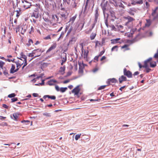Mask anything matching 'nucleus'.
<instances>
[{
    "instance_id": "nucleus-1",
    "label": "nucleus",
    "mask_w": 158,
    "mask_h": 158,
    "mask_svg": "<svg viewBox=\"0 0 158 158\" xmlns=\"http://www.w3.org/2000/svg\"><path fill=\"white\" fill-rule=\"evenodd\" d=\"M108 3V1H106L105 3H104L103 5V3L102 2L101 4V6L102 7L103 10V12L104 16V19L105 23L106 25L108 28L109 27V24H108V18L109 17V14L106 13L105 11L107 10V9H106V6L107 5V3Z\"/></svg>"
},
{
    "instance_id": "nucleus-2",
    "label": "nucleus",
    "mask_w": 158,
    "mask_h": 158,
    "mask_svg": "<svg viewBox=\"0 0 158 158\" xmlns=\"http://www.w3.org/2000/svg\"><path fill=\"white\" fill-rule=\"evenodd\" d=\"M123 75L126 76L127 77L130 78L132 77V72L130 71L127 70L125 68L123 69Z\"/></svg>"
},
{
    "instance_id": "nucleus-3",
    "label": "nucleus",
    "mask_w": 158,
    "mask_h": 158,
    "mask_svg": "<svg viewBox=\"0 0 158 158\" xmlns=\"http://www.w3.org/2000/svg\"><path fill=\"white\" fill-rule=\"evenodd\" d=\"M80 85H77L76 87L74 88L72 90V92L74 94V95H76L77 98L79 97V93L81 90V89L79 88Z\"/></svg>"
},
{
    "instance_id": "nucleus-4",
    "label": "nucleus",
    "mask_w": 158,
    "mask_h": 158,
    "mask_svg": "<svg viewBox=\"0 0 158 158\" xmlns=\"http://www.w3.org/2000/svg\"><path fill=\"white\" fill-rule=\"evenodd\" d=\"M118 86H120V87L119 89V91H118V93H119V94H122L124 93V90H125L126 88L127 87H128V85H127L121 86L120 84H119Z\"/></svg>"
},
{
    "instance_id": "nucleus-5",
    "label": "nucleus",
    "mask_w": 158,
    "mask_h": 158,
    "mask_svg": "<svg viewBox=\"0 0 158 158\" xmlns=\"http://www.w3.org/2000/svg\"><path fill=\"white\" fill-rule=\"evenodd\" d=\"M127 81V77L123 75L120 76L118 78V84H121L123 83V82L126 81Z\"/></svg>"
},
{
    "instance_id": "nucleus-6",
    "label": "nucleus",
    "mask_w": 158,
    "mask_h": 158,
    "mask_svg": "<svg viewBox=\"0 0 158 158\" xmlns=\"http://www.w3.org/2000/svg\"><path fill=\"white\" fill-rule=\"evenodd\" d=\"M15 66L13 64H12L11 67L10 69V73L11 74H13L14 73L17 72L19 70V68H16L15 69Z\"/></svg>"
},
{
    "instance_id": "nucleus-7",
    "label": "nucleus",
    "mask_w": 158,
    "mask_h": 158,
    "mask_svg": "<svg viewBox=\"0 0 158 158\" xmlns=\"http://www.w3.org/2000/svg\"><path fill=\"white\" fill-rule=\"evenodd\" d=\"M86 136V135H82L81 134H77L75 136V139L77 141L79 139L81 138V140H84V136Z\"/></svg>"
},
{
    "instance_id": "nucleus-8",
    "label": "nucleus",
    "mask_w": 158,
    "mask_h": 158,
    "mask_svg": "<svg viewBox=\"0 0 158 158\" xmlns=\"http://www.w3.org/2000/svg\"><path fill=\"white\" fill-rule=\"evenodd\" d=\"M78 64L79 65L78 73H83V69L84 68V66H82L81 63L79 62Z\"/></svg>"
},
{
    "instance_id": "nucleus-9",
    "label": "nucleus",
    "mask_w": 158,
    "mask_h": 158,
    "mask_svg": "<svg viewBox=\"0 0 158 158\" xmlns=\"http://www.w3.org/2000/svg\"><path fill=\"white\" fill-rule=\"evenodd\" d=\"M56 47V43H53L51 47L48 48V49L46 51V53H47L51 51L52 50L55 48Z\"/></svg>"
},
{
    "instance_id": "nucleus-10",
    "label": "nucleus",
    "mask_w": 158,
    "mask_h": 158,
    "mask_svg": "<svg viewBox=\"0 0 158 158\" xmlns=\"http://www.w3.org/2000/svg\"><path fill=\"white\" fill-rule=\"evenodd\" d=\"M53 83H58L57 81L54 79H51L47 82L48 85L50 86L55 85V84Z\"/></svg>"
},
{
    "instance_id": "nucleus-11",
    "label": "nucleus",
    "mask_w": 158,
    "mask_h": 158,
    "mask_svg": "<svg viewBox=\"0 0 158 158\" xmlns=\"http://www.w3.org/2000/svg\"><path fill=\"white\" fill-rule=\"evenodd\" d=\"M20 55L21 56V58H22L24 59V60H23L24 63H23L24 64L26 63V64H27V57L24 54L23 52H22L20 53Z\"/></svg>"
},
{
    "instance_id": "nucleus-12",
    "label": "nucleus",
    "mask_w": 158,
    "mask_h": 158,
    "mask_svg": "<svg viewBox=\"0 0 158 158\" xmlns=\"http://www.w3.org/2000/svg\"><path fill=\"white\" fill-rule=\"evenodd\" d=\"M110 83H118V81L115 78H109V85Z\"/></svg>"
},
{
    "instance_id": "nucleus-13",
    "label": "nucleus",
    "mask_w": 158,
    "mask_h": 158,
    "mask_svg": "<svg viewBox=\"0 0 158 158\" xmlns=\"http://www.w3.org/2000/svg\"><path fill=\"white\" fill-rule=\"evenodd\" d=\"M65 69V65L63 67H61L60 68V70H59V72L61 73V75H63L64 73V71Z\"/></svg>"
},
{
    "instance_id": "nucleus-14",
    "label": "nucleus",
    "mask_w": 158,
    "mask_h": 158,
    "mask_svg": "<svg viewBox=\"0 0 158 158\" xmlns=\"http://www.w3.org/2000/svg\"><path fill=\"white\" fill-rule=\"evenodd\" d=\"M95 19L94 20L95 22L97 21L98 17L99 16V14L98 13V9L97 8L95 10Z\"/></svg>"
},
{
    "instance_id": "nucleus-15",
    "label": "nucleus",
    "mask_w": 158,
    "mask_h": 158,
    "mask_svg": "<svg viewBox=\"0 0 158 158\" xmlns=\"http://www.w3.org/2000/svg\"><path fill=\"white\" fill-rule=\"evenodd\" d=\"M111 41V43L113 44H114L116 43H119L121 44L122 42H123V40H122L121 42L120 41H118L116 39H111L110 40Z\"/></svg>"
},
{
    "instance_id": "nucleus-16",
    "label": "nucleus",
    "mask_w": 158,
    "mask_h": 158,
    "mask_svg": "<svg viewBox=\"0 0 158 158\" xmlns=\"http://www.w3.org/2000/svg\"><path fill=\"white\" fill-rule=\"evenodd\" d=\"M39 12L34 11L31 14V16L34 17L36 19H38L39 17Z\"/></svg>"
},
{
    "instance_id": "nucleus-17",
    "label": "nucleus",
    "mask_w": 158,
    "mask_h": 158,
    "mask_svg": "<svg viewBox=\"0 0 158 158\" xmlns=\"http://www.w3.org/2000/svg\"><path fill=\"white\" fill-rule=\"evenodd\" d=\"M147 23L145 24V26L146 27H149L152 24V21L150 19H146Z\"/></svg>"
},
{
    "instance_id": "nucleus-18",
    "label": "nucleus",
    "mask_w": 158,
    "mask_h": 158,
    "mask_svg": "<svg viewBox=\"0 0 158 158\" xmlns=\"http://www.w3.org/2000/svg\"><path fill=\"white\" fill-rule=\"evenodd\" d=\"M39 49H37L34 50H33L31 53H30L29 54V55H28V56L29 57H34V55L33 54H35L36 52V51L37 50H39Z\"/></svg>"
},
{
    "instance_id": "nucleus-19",
    "label": "nucleus",
    "mask_w": 158,
    "mask_h": 158,
    "mask_svg": "<svg viewBox=\"0 0 158 158\" xmlns=\"http://www.w3.org/2000/svg\"><path fill=\"white\" fill-rule=\"evenodd\" d=\"M106 83L107 84V85H103L100 86L98 89V90H102L104 89L105 87L108 85H109V79H108L106 81Z\"/></svg>"
},
{
    "instance_id": "nucleus-20",
    "label": "nucleus",
    "mask_w": 158,
    "mask_h": 158,
    "mask_svg": "<svg viewBox=\"0 0 158 158\" xmlns=\"http://www.w3.org/2000/svg\"><path fill=\"white\" fill-rule=\"evenodd\" d=\"M150 67L151 68H154L156 66V62L155 61H153V63L151 62H149Z\"/></svg>"
},
{
    "instance_id": "nucleus-21",
    "label": "nucleus",
    "mask_w": 158,
    "mask_h": 158,
    "mask_svg": "<svg viewBox=\"0 0 158 158\" xmlns=\"http://www.w3.org/2000/svg\"><path fill=\"white\" fill-rule=\"evenodd\" d=\"M77 14H76L74 16H73L72 18H71L69 19V22L72 21L71 23L72 24H73L75 20L77 17Z\"/></svg>"
},
{
    "instance_id": "nucleus-22",
    "label": "nucleus",
    "mask_w": 158,
    "mask_h": 158,
    "mask_svg": "<svg viewBox=\"0 0 158 158\" xmlns=\"http://www.w3.org/2000/svg\"><path fill=\"white\" fill-rule=\"evenodd\" d=\"M140 33H139L136 36L132 39V41L133 42V43L137 41L138 40H137V38L140 36Z\"/></svg>"
},
{
    "instance_id": "nucleus-23",
    "label": "nucleus",
    "mask_w": 158,
    "mask_h": 158,
    "mask_svg": "<svg viewBox=\"0 0 158 158\" xmlns=\"http://www.w3.org/2000/svg\"><path fill=\"white\" fill-rule=\"evenodd\" d=\"M130 46V44H125L123 46L121 47V49H124L125 48L126 50H129L130 48H128V47Z\"/></svg>"
},
{
    "instance_id": "nucleus-24",
    "label": "nucleus",
    "mask_w": 158,
    "mask_h": 158,
    "mask_svg": "<svg viewBox=\"0 0 158 158\" xmlns=\"http://www.w3.org/2000/svg\"><path fill=\"white\" fill-rule=\"evenodd\" d=\"M76 40V38L75 37H73L70 40L68 44V45L69 46L70 44H72L73 43H74Z\"/></svg>"
},
{
    "instance_id": "nucleus-25",
    "label": "nucleus",
    "mask_w": 158,
    "mask_h": 158,
    "mask_svg": "<svg viewBox=\"0 0 158 158\" xmlns=\"http://www.w3.org/2000/svg\"><path fill=\"white\" fill-rule=\"evenodd\" d=\"M84 58H86L87 57H88L89 51L88 50H84Z\"/></svg>"
},
{
    "instance_id": "nucleus-26",
    "label": "nucleus",
    "mask_w": 158,
    "mask_h": 158,
    "mask_svg": "<svg viewBox=\"0 0 158 158\" xmlns=\"http://www.w3.org/2000/svg\"><path fill=\"white\" fill-rule=\"evenodd\" d=\"M19 115V114L17 113H14L13 114V115L15 120L17 121V120Z\"/></svg>"
},
{
    "instance_id": "nucleus-27",
    "label": "nucleus",
    "mask_w": 158,
    "mask_h": 158,
    "mask_svg": "<svg viewBox=\"0 0 158 158\" xmlns=\"http://www.w3.org/2000/svg\"><path fill=\"white\" fill-rule=\"evenodd\" d=\"M67 89L68 88L67 87H61L60 88V91L61 93H63L65 92Z\"/></svg>"
},
{
    "instance_id": "nucleus-28",
    "label": "nucleus",
    "mask_w": 158,
    "mask_h": 158,
    "mask_svg": "<svg viewBox=\"0 0 158 158\" xmlns=\"http://www.w3.org/2000/svg\"><path fill=\"white\" fill-rule=\"evenodd\" d=\"M134 33V31H133V29H131L130 33L128 35H127L128 37H132L133 36V35Z\"/></svg>"
},
{
    "instance_id": "nucleus-29",
    "label": "nucleus",
    "mask_w": 158,
    "mask_h": 158,
    "mask_svg": "<svg viewBox=\"0 0 158 158\" xmlns=\"http://www.w3.org/2000/svg\"><path fill=\"white\" fill-rule=\"evenodd\" d=\"M158 9V6L155 7L154 10H152V15L153 16H154L155 14L156 13V10Z\"/></svg>"
},
{
    "instance_id": "nucleus-30",
    "label": "nucleus",
    "mask_w": 158,
    "mask_h": 158,
    "mask_svg": "<svg viewBox=\"0 0 158 158\" xmlns=\"http://www.w3.org/2000/svg\"><path fill=\"white\" fill-rule=\"evenodd\" d=\"M19 61L18 60L17 62H15V63H16V65L17 68H19H19L23 64V63L22 64H20L18 63Z\"/></svg>"
},
{
    "instance_id": "nucleus-31",
    "label": "nucleus",
    "mask_w": 158,
    "mask_h": 158,
    "mask_svg": "<svg viewBox=\"0 0 158 158\" xmlns=\"http://www.w3.org/2000/svg\"><path fill=\"white\" fill-rule=\"evenodd\" d=\"M67 54L66 53H65V58L64 57L63 58V59H64V60H62L61 61V65H62L67 60Z\"/></svg>"
},
{
    "instance_id": "nucleus-32",
    "label": "nucleus",
    "mask_w": 158,
    "mask_h": 158,
    "mask_svg": "<svg viewBox=\"0 0 158 158\" xmlns=\"http://www.w3.org/2000/svg\"><path fill=\"white\" fill-rule=\"evenodd\" d=\"M118 45L114 46L111 48V51H113L115 50L116 51H117L118 50Z\"/></svg>"
},
{
    "instance_id": "nucleus-33",
    "label": "nucleus",
    "mask_w": 158,
    "mask_h": 158,
    "mask_svg": "<svg viewBox=\"0 0 158 158\" xmlns=\"http://www.w3.org/2000/svg\"><path fill=\"white\" fill-rule=\"evenodd\" d=\"M152 58L150 57L147 60H145L144 61V63H149V62H151V61L152 60Z\"/></svg>"
},
{
    "instance_id": "nucleus-34",
    "label": "nucleus",
    "mask_w": 158,
    "mask_h": 158,
    "mask_svg": "<svg viewBox=\"0 0 158 158\" xmlns=\"http://www.w3.org/2000/svg\"><path fill=\"white\" fill-rule=\"evenodd\" d=\"M96 34L95 33H92L90 36V38L91 40H92L94 39L95 36H96Z\"/></svg>"
},
{
    "instance_id": "nucleus-35",
    "label": "nucleus",
    "mask_w": 158,
    "mask_h": 158,
    "mask_svg": "<svg viewBox=\"0 0 158 158\" xmlns=\"http://www.w3.org/2000/svg\"><path fill=\"white\" fill-rule=\"evenodd\" d=\"M31 43L32 44L33 43V41L32 39H29L28 41V42L26 44L27 46L29 47L31 45Z\"/></svg>"
},
{
    "instance_id": "nucleus-36",
    "label": "nucleus",
    "mask_w": 158,
    "mask_h": 158,
    "mask_svg": "<svg viewBox=\"0 0 158 158\" xmlns=\"http://www.w3.org/2000/svg\"><path fill=\"white\" fill-rule=\"evenodd\" d=\"M152 70L150 68L145 69L143 70V72L146 73H148L152 71Z\"/></svg>"
},
{
    "instance_id": "nucleus-37",
    "label": "nucleus",
    "mask_w": 158,
    "mask_h": 158,
    "mask_svg": "<svg viewBox=\"0 0 158 158\" xmlns=\"http://www.w3.org/2000/svg\"><path fill=\"white\" fill-rule=\"evenodd\" d=\"M16 95V94L15 93H11L9 94L8 96V97L10 98H13L15 97Z\"/></svg>"
},
{
    "instance_id": "nucleus-38",
    "label": "nucleus",
    "mask_w": 158,
    "mask_h": 158,
    "mask_svg": "<svg viewBox=\"0 0 158 158\" xmlns=\"http://www.w3.org/2000/svg\"><path fill=\"white\" fill-rule=\"evenodd\" d=\"M108 38L106 37H103L102 39V44H104L106 42L108 41Z\"/></svg>"
},
{
    "instance_id": "nucleus-39",
    "label": "nucleus",
    "mask_w": 158,
    "mask_h": 158,
    "mask_svg": "<svg viewBox=\"0 0 158 158\" xmlns=\"http://www.w3.org/2000/svg\"><path fill=\"white\" fill-rule=\"evenodd\" d=\"M48 98L52 100H54L56 99V97L55 95H48Z\"/></svg>"
},
{
    "instance_id": "nucleus-40",
    "label": "nucleus",
    "mask_w": 158,
    "mask_h": 158,
    "mask_svg": "<svg viewBox=\"0 0 158 158\" xmlns=\"http://www.w3.org/2000/svg\"><path fill=\"white\" fill-rule=\"evenodd\" d=\"M21 122L22 123H25V124H28L30 122V120H23L21 121Z\"/></svg>"
},
{
    "instance_id": "nucleus-41",
    "label": "nucleus",
    "mask_w": 158,
    "mask_h": 158,
    "mask_svg": "<svg viewBox=\"0 0 158 158\" xmlns=\"http://www.w3.org/2000/svg\"><path fill=\"white\" fill-rule=\"evenodd\" d=\"M43 115L44 116H45L46 117H51V113H47V112L44 113H43Z\"/></svg>"
},
{
    "instance_id": "nucleus-42",
    "label": "nucleus",
    "mask_w": 158,
    "mask_h": 158,
    "mask_svg": "<svg viewBox=\"0 0 158 158\" xmlns=\"http://www.w3.org/2000/svg\"><path fill=\"white\" fill-rule=\"evenodd\" d=\"M125 42L126 43H129V44H130V45L131 44H133V42L132 41V40H129V39L126 40Z\"/></svg>"
},
{
    "instance_id": "nucleus-43",
    "label": "nucleus",
    "mask_w": 158,
    "mask_h": 158,
    "mask_svg": "<svg viewBox=\"0 0 158 158\" xmlns=\"http://www.w3.org/2000/svg\"><path fill=\"white\" fill-rule=\"evenodd\" d=\"M143 68L145 69L147 68H150V65H149L147 63H144V64L143 65Z\"/></svg>"
},
{
    "instance_id": "nucleus-44",
    "label": "nucleus",
    "mask_w": 158,
    "mask_h": 158,
    "mask_svg": "<svg viewBox=\"0 0 158 158\" xmlns=\"http://www.w3.org/2000/svg\"><path fill=\"white\" fill-rule=\"evenodd\" d=\"M130 11H128V13L132 15H134V13L132 12V11H134L133 9L132 8H130Z\"/></svg>"
},
{
    "instance_id": "nucleus-45",
    "label": "nucleus",
    "mask_w": 158,
    "mask_h": 158,
    "mask_svg": "<svg viewBox=\"0 0 158 158\" xmlns=\"http://www.w3.org/2000/svg\"><path fill=\"white\" fill-rule=\"evenodd\" d=\"M11 102L13 103L16 102L18 100V98L17 97H14L11 99Z\"/></svg>"
},
{
    "instance_id": "nucleus-46",
    "label": "nucleus",
    "mask_w": 158,
    "mask_h": 158,
    "mask_svg": "<svg viewBox=\"0 0 158 158\" xmlns=\"http://www.w3.org/2000/svg\"><path fill=\"white\" fill-rule=\"evenodd\" d=\"M73 27L71 26L70 28H69V30L68 31L67 33V35H69L70 32H71L72 30H73Z\"/></svg>"
},
{
    "instance_id": "nucleus-47",
    "label": "nucleus",
    "mask_w": 158,
    "mask_h": 158,
    "mask_svg": "<svg viewBox=\"0 0 158 158\" xmlns=\"http://www.w3.org/2000/svg\"><path fill=\"white\" fill-rule=\"evenodd\" d=\"M15 59H13V60H11L8 58L6 59V60L9 62H12L13 63H15V62H16L17 61H15Z\"/></svg>"
},
{
    "instance_id": "nucleus-48",
    "label": "nucleus",
    "mask_w": 158,
    "mask_h": 158,
    "mask_svg": "<svg viewBox=\"0 0 158 158\" xmlns=\"http://www.w3.org/2000/svg\"><path fill=\"white\" fill-rule=\"evenodd\" d=\"M135 20V19H134L132 17L130 16L129 17V19H128V22H129L130 23L131 22Z\"/></svg>"
},
{
    "instance_id": "nucleus-49",
    "label": "nucleus",
    "mask_w": 158,
    "mask_h": 158,
    "mask_svg": "<svg viewBox=\"0 0 158 158\" xmlns=\"http://www.w3.org/2000/svg\"><path fill=\"white\" fill-rule=\"evenodd\" d=\"M55 88L56 90L57 91H60V88L59 87V86L57 85H55Z\"/></svg>"
},
{
    "instance_id": "nucleus-50",
    "label": "nucleus",
    "mask_w": 158,
    "mask_h": 158,
    "mask_svg": "<svg viewBox=\"0 0 158 158\" xmlns=\"http://www.w3.org/2000/svg\"><path fill=\"white\" fill-rule=\"evenodd\" d=\"M15 12H17V14L16 15V17L18 18L19 16H20V15L21 14V13L19 11H18L17 10L15 11Z\"/></svg>"
},
{
    "instance_id": "nucleus-51",
    "label": "nucleus",
    "mask_w": 158,
    "mask_h": 158,
    "mask_svg": "<svg viewBox=\"0 0 158 158\" xmlns=\"http://www.w3.org/2000/svg\"><path fill=\"white\" fill-rule=\"evenodd\" d=\"M104 52L105 50L104 49L101 52H99L98 56L99 57L101 56L104 53Z\"/></svg>"
},
{
    "instance_id": "nucleus-52",
    "label": "nucleus",
    "mask_w": 158,
    "mask_h": 158,
    "mask_svg": "<svg viewBox=\"0 0 158 158\" xmlns=\"http://www.w3.org/2000/svg\"><path fill=\"white\" fill-rule=\"evenodd\" d=\"M111 30H114V31H117V29L114 26V25H112L111 26Z\"/></svg>"
},
{
    "instance_id": "nucleus-53",
    "label": "nucleus",
    "mask_w": 158,
    "mask_h": 158,
    "mask_svg": "<svg viewBox=\"0 0 158 158\" xmlns=\"http://www.w3.org/2000/svg\"><path fill=\"white\" fill-rule=\"evenodd\" d=\"M11 2L12 3V5H13V8H14V9H15L16 8V5H15V3H14V1L13 0H12L11 1Z\"/></svg>"
},
{
    "instance_id": "nucleus-54",
    "label": "nucleus",
    "mask_w": 158,
    "mask_h": 158,
    "mask_svg": "<svg viewBox=\"0 0 158 158\" xmlns=\"http://www.w3.org/2000/svg\"><path fill=\"white\" fill-rule=\"evenodd\" d=\"M131 4L133 5H135L137 4L136 1H135L134 0H131Z\"/></svg>"
},
{
    "instance_id": "nucleus-55",
    "label": "nucleus",
    "mask_w": 158,
    "mask_h": 158,
    "mask_svg": "<svg viewBox=\"0 0 158 158\" xmlns=\"http://www.w3.org/2000/svg\"><path fill=\"white\" fill-rule=\"evenodd\" d=\"M2 106L4 108L6 109H8L9 108L8 106H7L6 104H3L2 105Z\"/></svg>"
},
{
    "instance_id": "nucleus-56",
    "label": "nucleus",
    "mask_w": 158,
    "mask_h": 158,
    "mask_svg": "<svg viewBox=\"0 0 158 158\" xmlns=\"http://www.w3.org/2000/svg\"><path fill=\"white\" fill-rule=\"evenodd\" d=\"M63 1L64 2H66L68 5L70 4V0H63Z\"/></svg>"
},
{
    "instance_id": "nucleus-57",
    "label": "nucleus",
    "mask_w": 158,
    "mask_h": 158,
    "mask_svg": "<svg viewBox=\"0 0 158 158\" xmlns=\"http://www.w3.org/2000/svg\"><path fill=\"white\" fill-rule=\"evenodd\" d=\"M5 63V62L0 60V67H2V66H3Z\"/></svg>"
},
{
    "instance_id": "nucleus-58",
    "label": "nucleus",
    "mask_w": 158,
    "mask_h": 158,
    "mask_svg": "<svg viewBox=\"0 0 158 158\" xmlns=\"http://www.w3.org/2000/svg\"><path fill=\"white\" fill-rule=\"evenodd\" d=\"M8 125L7 123L6 122H3L1 123V126H7Z\"/></svg>"
},
{
    "instance_id": "nucleus-59",
    "label": "nucleus",
    "mask_w": 158,
    "mask_h": 158,
    "mask_svg": "<svg viewBox=\"0 0 158 158\" xmlns=\"http://www.w3.org/2000/svg\"><path fill=\"white\" fill-rule=\"evenodd\" d=\"M138 64L139 65V68L140 69H141L142 68H143V65H142L140 62H139L138 63Z\"/></svg>"
},
{
    "instance_id": "nucleus-60",
    "label": "nucleus",
    "mask_w": 158,
    "mask_h": 158,
    "mask_svg": "<svg viewBox=\"0 0 158 158\" xmlns=\"http://www.w3.org/2000/svg\"><path fill=\"white\" fill-rule=\"evenodd\" d=\"M109 12L110 13V16H111V17H115V16L114 15V12H112L110 11V10H109Z\"/></svg>"
},
{
    "instance_id": "nucleus-61",
    "label": "nucleus",
    "mask_w": 158,
    "mask_h": 158,
    "mask_svg": "<svg viewBox=\"0 0 158 158\" xmlns=\"http://www.w3.org/2000/svg\"><path fill=\"white\" fill-rule=\"evenodd\" d=\"M64 32L63 31H62L61 32V33L60 35V37H59V38H58V40H57V41H59V40H60V38L61 37H62V36L63 35H64Z\"/></svg>"
},
{
    "instance_id": "nucleus-62",
    "label": "nucleus",
    "mask_w": 158,
    "mask_h": 158,
    "mask_svg": "<svg viewBox=\"0 0 158 158\" xmlns=\"http://www.w3.org/2000/svg\"><path fill=\"white\" fill-rule=\"evenodd\" d=\"M139 72L138 71H136L133 74V76H135L137 75H139Z\"/></svg>"
},
{
    "instance_id": "nucleus-63",
    "label": "nucleus",
    "mask_w": 158,
    "mask_h": 158,
    "mask_svg": "<svg viewBox=\"0 0 158 158\" xmlns=\"http://www.w3.org/2000/svg\"><path fill=\"white\" fill-rule=\"evenodd\" d=\"M70 26V24H69L68 25H67L66 26L65 30V32H66V31L68 30L69 27Z\"/></svg>"
},
{
    "instance_id": "nucleus-64",
    "label": "nucleus",
    "mask_w": 158,
    "mask_h": 158,
    "mask_svg": "<svg viewBox=\"0 0 158 158\" xmlns=\"http://www.w3.org/2000/svg\"><path fill=\"white\" fill-rule=\"evenodd\" d=\"M153 57L154 58H158V53L157 52L154 55Z\"/></svg>"
}]
</instances>
